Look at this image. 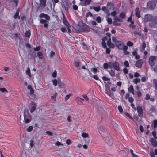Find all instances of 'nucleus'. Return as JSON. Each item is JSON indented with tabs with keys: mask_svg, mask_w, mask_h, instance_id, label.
Wrapping results in <instances>:
<instances>
[{
	"mask_svg": "<svg viewBox=\"0 0 157 157\" xmlns=\"http://www.w3.org/2000/svg\"><path fill=\"white\" fill-rule=\"evenodd\" d=\"M151 126L154 127V128H156L157 126V120H154L152 124L151 125Z\"/></svg>",
	"mask_w": 157,
	"mask_h": 157,
	"instance_id": "obj_26",
	"label": "nucleus"
},
{
	"mask_svg": "<svg viewBox=\"0 0 157 157\" xmlns=\"http://www.w3.org/2000/svg\"><path fill=\"white\" fill-rule=\"evenodd\" d=\"M39 17L40 18H44L47 20H49L50 18V17L47 14H45L44 13H41L39 15Z\"/></svg>",
	"mask_w": 157,
	"mask_h": 157,
	"instance_id": "obj_14",
	"label": "nucleus"
},
{
	"mask_svg": "<svg viewBox=\"0 0 157 157\" xmlns=\"http://www.w3.org/2000/svg\"><path fill=\"white\" fill-rule=\"evenodd\" d=\"M53 84L55 86H56L58 84V81H57L56 79H55L52 80Z\"/></svg>",
	"mask_w": 157,
	"mask_h": 157,
	"instance_id": "obj_35",
	"label": "nucleus"
},
{
	"mask_svg": "<svg viewBox=\"0 0 157 157\" xmlns=\"http://www.w3.org/2000/svg\"><path fill=\"white\" fill-rule=\"evenodd\" d=\"M98 131L100 134H102L106 131V130L104 126H100L98 128Z\"/></svg>",
	"mask_w": 157,
	"mask_h": 157,
	"instance_id": "obj_12",
	"label": "nucleus"
},
{
	"mask_svg": "<svg viewBox=\"0 0 157 157\" xmlns=\"http://www.w3.org/2000/svg\"><path fill=\"white\" fill-rule=\"evenodd\" d=\"M115 20L116 21H118L120 22H122L123 20L122 19H120L118 17H115Z\"/></svg>",
	"mask_w": 157,
	"mask_h": 157,
	"instance_id": "obj_38",
	"label": "nucleus"
},
{
	"mask_svg": "<svg viewBox=\"0 0 157 157\" xmlns=\"http://www.w3.org/2000/svg\"><path fill=\"white\" fill-rule=\"evenodd\" d=\"M146 47V44L145 42L143 41L142 43V45L141 47V51H143L144 50Z\"/></svg>",
	"mask_w": 157,
	"mask_h": 157,
	"instance_id": "obj_28",
	"label": "nucleus"
},
{
	"mask_svg": "<svg viewBox=\"0 0 157 157\" xmlns=\"http://www.w3.org/2000/svg\"><path fill=\"white\" fill-rule=\"evenodd\" d=\"M116 46L119 49L126 50L128 48L127 46L124 45V44L121 41L117 40L116 41Z\"/></svg>",
	"mask_w": 157,
	"mask_h": 157,
	"instance_id": "obj_2",
	"label": "nucleus"
},
{
	"mask_svg": "<svg viewBox=\"0 0 157 157\" xmlns=\"http://www.w3.org/2000/svg\"><path fill=\"white\" fill-rule=\"evenodd\" d=\"M137 94L138 97H140L142 95L141 92L140 91H137Z\"/></svg>",
	"mask_w": 157,
	"mask_h": 157,
	"instance_id": "obj_63",
	"label": "nucleus"
},
{
	"mask_svg": "<svg viewBox=\"0 0 157 157\" xmlns=\"http://www.w3.org/2000/svg\"><path fill=\"white\" fill-rule=\"evenodd\" d=\"M42 54L40 52H39L37 53V56L40 59L42 58Z\"/></svg>",
	"mask_w": 157,
	"mask_h": 157,
	"instance_id": "obj_36",
	"label": "nucleus"
},
{
	"mask_svg": "<svg viewBox=\"0 0 157 157\" xmlns=\"http://www.w3.org/2000/svg\"><path fill=\"white\" fill-rule=\"evenodd\" d=\"M81 29L82 31H88L90 30V29L88 25L83 24L81 27Z\"/></svg>",
	"mask_w": 157,
	"mask_h": 157,
	"instance_id": "obj_11",
	"label": "nucleus"
},
{
	"mask_svg": "<svg viewBox=\"0 0 157 157\" xmlns=\"http://www.w3.org/2000/svg\"><path fill=\"white\" fill-rule=\"evenodd\" d=\"M36 109V107L35 106H32L30 110V112L32 113Z\"/></svg>",
	"mask_w": 157,
	"mask_h": 157,
	"instance_id": "obj_55",
	"label": "nucleus"
},
{
	"mask_svg": "<svg viewBox=\"0 0 157 157\" xmlns=\"http://www.w3.org/2000/svg\"><path fill=\"white\" fill-rule=\"evenodd\" d=\"M33 128V127L32 126H29L28 128H27L26 129V130L28 132H31L32 131Z\"/></svg>",
	"mask_w": 157,
	"mask_h": 157,
	"instance_id": "obj_41",
	"label": "nucleus"
},
{
	"mask_svg": "<svg viewBox=\"0 0 157 157\" xmlns=\"http://www.w3.org/2000/svg\"><path fill=\"white\" fill-rule=\"evenodd\" d=\"M127 45L129 46H132L133 45V43L130 41H129L127 42Z\"/></svg>",
	"mask_w": 157,
	"mask_h": 157,
	"instance_id": "obj_46",
	"label": "nucleus"
},
{
	"mask_svg": "<svg viewBox=\"0 0 157 157\" xmlns=\"http://www.w3.org/2000/svg\"><path fill=\"white\" fill-rule=\"evenodd\" d=\"M149 25L151 28L157 27V16L153 17L151 21L149 23Z\"/></svg>",
	"mask_w": 157,
	"mask_h": 157,
	"instance_id": "obj_4",
	"label": "nucleus"
},
{
	"mask_svg": "<svg viewBox=\"0 0 157 157\" xmlns=\"http://www.w3.org/2000/svg\"><path fill=\"white\" fill-rule=\"evenodd\" d=\"M26 73L30 77H31V75L30 73V69L29 68H27L25 71Z\"/></svg>",
	"mask_w": 157,
	"mask_h": 157,
	"instance_id": "obj_30",
	"label": "nucleus"
},
{
	"mask_svg": "<svg viewBox=\"0 0 157 157\" xmlns=\"http://www.w3.org/2000/svg\"><path fill=\"white\" fill-rule=\"evenodd\" d=\"M153 17L151 15L147 14L145 16L144 21L146 22L152 21Z\"/></svg>",
	"mask_w": 157,
	"mask_h": 157,
	"instance_id": "obj_8",
	"label": "nucleus"
},
{
	"mask_svg": "<svg viewBox=\"0 0 157 157\" xmlns=\"http://www.w3.org/2000/svg\"><path fill=\"white\" fill-rule=\"evenodd\" d=\"M123 71L125 74H127L128 72V71L127 69L125 67L124 68L123 70Z\"/></svg>",
	"mask_w": 157,
	"mask_h": 157,
	"instance_id": "obj_62",
	"label": "nucleus"
},
{
	"mask_svg": "<svg viewBox=\"0 0 157 157\" xmlns=\"http://www.w3.org/2000/svg\"><path fill=\"white\" fill-rule=\"evenodd\" d=\"M40 5L41 7L43 8H44L46 5V0H40Z\"/></svg>",
	"mask_w": 157,
	"mask_h": 157,
	"instance_id": "obj_19",
	"label": "nucleus"
},
{
	"mask_svg": "<svg viewBox=\"0 0 157 157\" xmlns=\"http://www.w3.org/2000/svg\"><path fill=\"white\" fill-rule=\"evenodd\" d=\"M81 68H79V73H80V74L83 77H85L86 76V71L85 73H84L82 72V71H81Z\"/></svg>",
	"mask_w": 157,
	"mask_h": 157,
	"instance_id": "obj_25",
	"label": "nucleus"
},
{
	"mask_svg": "<svg viewBox=\"0 0 157 157\" xmlns=\"http://www.w3.org/2000/svg\"><path fill=\"white\" fill-rule=\"evenodd\" d=\"M102 45L105 48H107V46L106 45V43L105 41H104V40H102Z\"/></svg>",
	"mask_w": 157,
	"mask_h": 157,
	"instance_id": "obj_33",
	"label": "nucleus"
},
{
	"mask_svg": "<svg viewBox=\"0 0 157 157\" xmlns=\"http://www.w3.org/2000/svg\"><path fill=\"white\" fill-rule=\"evenodd\" d=\"M132 54L135 57V58L136 59H139V58H140L139 56V55H137V53L136 51H134L133 52H132Z\"/></svg>",
	"mask_w": 157,
	"mask_h": 157,
	"instance_id": "obj_24",
	"label": "nucleus"
},
{
	"mask_svg": "<svg viewBox=\"0 0 157 157\" xmlns=\"http://www.w3.org/2000/svg\"><path fill=\"white\" fill-rule=\"evenodd\" d=\"M19 14V10H17L16 13L15 14L14 16V18L15 19H16L17 16H18Z\"/></svg>",
	"mask_w": 157,
	"mask_h": 157,
	"instance_id": "obj_51",
	"label": "nucleus"
},
{
	"mask_svg": "<svg viewBox=\"0 0 157 157\" xmlns=\"http://www.w3.org/2000/svg\"><path fill=\"white\" fill-rule=\"evenodd\" d=\"M76 100L77 102H80L81 103H83L84 100L83 98H81L78 97H77L76 98Z\"/></svg>",
	"mask_w": 157,
	"mask_h": 157,
	"instance_id": "obj_23",
	"label": "nucleus"
},
{
	"mask_svg": "<svg viewBox=\"0 0 157 157\" xmlns=\"http://www.w3.org/2000/svg\"><path fill=\"white\" fill-rule=\"evenodd\" d=\"M34 93V91L33 89L32 88L30 89V93L32 94H31V95L33 98L35 97V95L34 94H33Z\"/></svg>",
	"mask_w": 157,
	"mask_h": 157,
	"instance_id": "obj_39",
	"label": "nucleus"
},
{
	"mask_svg": "<svg viewBox=\"0 0 157 157\" xmlns=\"http://www.w3.org/2000/svg\"><path fill=\"white\" fill-rule=\"evenodd\" d=\"M82 136L84 138L88 137V134L86 133H82Z\"/></svg>",
	"mask_w": 157,
	"mask_h": 157,
	"instance_id": "obj_37",
	"label": "nucleus"
},
{
	"mask_svg": "<svg viewBox=\"0 0 157 157\" xmlns=\"http://www.w3.org/2000/svg\"><path fill=\"white\" fill-rule=\"evenodd\" d=\"M152 134L154 138H155V139H157V137L156 136V133L155 131H154L152 132Z\"/></svg>",
	"mask_w": 157,
	"mask_h": 157,
	"instance_id": "obj_54",
	"label": "nucleus"
},
{
	"mask_svg": "<svg viewBox=\"0 0 157 157\" xmlns=\"http://www.w3.org/2000/svg\"><path fill=\"white\" fill-rule=\"evenodd\" d=\"M40 23L41 24H44V23H45L48 22L46 20L43 19H40Z\"/></svg>",
	"mask_w": 157,
	"mask_h": 157,
	"instance_id": "obj_53",
	"label": "nucleus"
},
{
	"mask_svg": "<svg viewBox=\"0 0 157 157\" xmlns=\"http://www.w3.org/2000/svg\"><path fill=\"white\" fill-rule=\"evenodd\" d=\"M109 72L112 76H115V73L113 70L111 69L109 71Z\"/></svg>",
	"mask_w": 157,
	"mask_h": 157,
	"instance_id": "obj_32",
	"label": "nucleus"
},
{
	"mask_svg": "<svg viewBox=\"0 0 157 157\" xmlns=\"http://www.w3.org/2000/svg\"><path fill=\"white\" fill-rule=\"evenodd\" d=\"M79 64H80V63L79 62H76V61H75L74 62V65L77 68H78L79 67Z\"/></svg>",
	"mask_w": 157,
	"mask_h": 157,
	"instance_id": "obj_40",
	"label": "nucleus"
},
{
	"mask_svg": "<svg viewBox=\"0 0 157 157\" xmlns=\"http://www.w3.org/2000/svg\"><path fill=\"white\" fill-rule=\"evenodd\" d=\"M104 140L106 143L109 145H111L113 144V140L111 137H105L104 138Z\"/></svg>",
	"mask_w": 157,
	"mask_h": 157,
	"instance_id": "obj_6",
	"label": "nucleus"
},
{
	"mask_svg": "<svg viewBox=\"0 0 157 157\" xmlns=\"http://www.w3.org/2000/svg\"><path fill=\"white\" fill-rule=\"evenodd\" d=\"M94 9L97 11H99L100 10V7L99 6L94 7Z\"/></svg>",
	"mask_w": 157,
	"mask_h": 157,
	"instance_id": "obj_50",
	"label": "nucleus"
},
{
	"mask_svg": "<svg viewBox=\"0 0 157 157\" xmlns=\"http://www.w3.org/2000/svg\"><path fill=\"white\" fill-rule=\"evenodd\" d=\"M25 36L26 37H29L30 36V30L27 31L25 33Z\"/></svg>",
	"mask_w": 157,
	"mask_h": 157,
	"instance_id": "obj_31",
	"label": "nucleus"
},
{
	"mask_svg": "<svg viewBox=\"0 0 157 157\" xmlns=\"http://www.w3.org/2000/svg\"><path fill=\"white\" fill-rule=\"evenodd\" d=\"M58 85L60 88H64L66 87L65 85L59 80H58Z\"/></svg>",
	"mask_w": 157,
	"mask_h": 157,
	"instance_id": "obj_21",
	"label": "nucleus"
},
{
	"mask_svg": "<svg viewBox=\"0 0 157 157\" xmlns=\"http://www.w3.org/2000/svg\"><path fill=\"white\" fill-rule=\"evenodd\" d=\"M72 8L75 10H77L78 9V7L77 5L74 4Z\"/></svg>",
	"mask_w": 157,
	"mask_h": 157,
	"instance_id": "obj_58",
	"label": "nucleus"
},
{
	"mask_svg": "<svg viewBox=\"0 0 157 157\" xmlns=\"http://www.w3.org/2000/svg\"><path fill=\"white\" fill-rule=\"evenodd\" d=\"M153 83L155 85L154 87L156 90L157 89V84L156 82V79H153Z\"/></svg>",
	"mask_w": 157,
	"mask_h": 157,
	"instance_id": "obj_48",
	"label": "nucleus"
},
{
	"mask_svg": "<svg viewBox=\"0 0 157 157\" xmlns=\"http://www.w3.org/2000/svg\"><path fill=\"white\" fill-rule=\"evenodd\" d=\"M156 59V57L155 56H151L149 58V63L151 66L152 67L154 66L155 63L154 61Z\"/></svg>",
	"mask_w": 157,
	"mask_h": 157,
	"instance_id": "obj_7",
	"label": "nucleus"
},
{
	"mask_svg": "<svg viewBox=\"0 0 157 157\" xmlns=\"http://www.w3.org/2000/svg\"><path fill=\"white\" fill-rule=\"evenodd\" d=\"M156 6V4L155 2L153 1L149 2L147 4V8L152 10L154 9Z\"/></svg>",
	"mask_w": 157,
	"mask_h": 157,
	"instance_id": "obj_5",
	"label": "nucleus"
},
{
	"mask_svg": "<svg viewBox=\"0 0 157 157\" xmlns=\"http://www.w3.org/2000/svg\"><path fill=\"white\" fill-rule=\"evenodd\" d=\"M63 22L64 24L67 26L68 27L70 26V25H69L68 22L66 20L65 18H63Z\"/></svg>",
	"mask_w": 157,
	"mask_h": 157,
	"instance_id": "obj_29",
	"label": "nucleus"
},
{
	"mask_svg": "<svg viewBox=\"0 0 157 157\" xmlns=\"http://www.w3.org/2000/svg\"><path fill=\"white\" fill-rule=\"evenodd\" d=\"M49 22H47L44 24V27L46 28H48V26Z\"/></svg>",
	"mask_w": 157,
	"mask_h": 157,
	"instance_id": "obj_56",
	"label": "nucleus"
},
{
	"mask_svg": "<svg viewBox=\"0 0 157 157\" xmlns=\"http://www.w3.org/2000/svg\"><path fill=\"white\" fill-rule=\"evenodd\" d=\"M128 90L129 92L132 93L133 95L134 94V89L132 85L130 86V87L128 88Z\"/></svg>",
	"mask_w": 157,
	"mask_h": 157,
	"instance_id": "obj_22",
	"label": "nucleus"
},
{
	"mask_svg": "<svg viewBox=\"0 0 157 157\" xmlns=\"http://www.w3.org/2000/svg\"><path fill=\"white\" fill-rule=\"evenodd\" d=\"M143 62L141 60H138L135 64V66L137 67L141 68L142 67Z\"/></svg>",
	"mask_w": 157,
	"mask_h": 157,
	"instance_id": "obj_17",
	"label": "nucleus"
},
{
	"mask_svg": "<svg viewBox=\"0 0 157 157\" xmlns=\"http://www.w3.org/2000/svg\"><path fill=\"white\" fill-rule=\"evenodd\" d=\"M117 21H113V25L116 26H119L120 25V24L117 22Z\"/></svg>",
	"mask_w": 157,
	"mask_h": 157,
	"instance_id": "obj_47",
	"label": "nucleus"
},
{
	"mask_svg": "<svg viewBox=\"0 0 157 157\" xmlns=\"http://www.w3.org/2000/svg\"><path fill=\"white\" fill-rule=\"evenodd\" d=\"M0 91L2 93L6 92H8L7 90L5 88H0Z\"/></svg>",
	"mask_w": 157,
	"mask_h": 157,
	"instance_id": "obj_34",
	"label": "nucleus"
},
{
	"mask_svg": "<svg viewBox=\"0 0 157 157\" xmlns=\"http://www.w3.org/2000/svg\"><path fill=\"white\" fill-rule=\"evenodd\" d=\"M150 142L153 147H155L157 145V141L154 139L151 138V139Z\"/></svg>",
	"mask_w": 157,
	"mask_h": 157,
	"instance_id": "obj_20",
	"label": "nucleus"
},
{
	"mask_svg": "<svg viewBox=\"0 0 157 157\" xmlns=\"http://www.w3.org/2000/svg\"><path fill=\"white\" fill-rule=\"evenodd\" d=\"M57 72L56 71H54L52 74V76L53 77H56V76Z\"/></svg>",
	"mask_w": 157,
	"mask_h": 157,
	"instance_id": "obj_64",
	"label": "nucleus"
},
{
	"mask_svg": "<svg viewBox=\"0 0 157 157\" xmlns=\"http://www.w3.org/2000/svg\"><path fill=\"white\" fill-rule=\"evenodd\" d=\"M107 21L109 24H110L112 23V19L111 18H108Z\"/></svg>",
	"mask_w": 157,
	"mask_h": 157,
	"instance_id": "obj_57",
	"label": "nucleus"
},
{
	"mask_svg": "<svg viewBox=\"0 0 157 157\" xmlns=\"http://www.w3.org/2000/svg\"><path fill=\"white\" fill-rule=\"evenodd\" d=\"M92 15L91 13L90 12H89L88 13H87L86 15V17H88L89 16L92 17Z\"/></svg>",
	"mask_w": 157,
	"mask_h": 157,
	"instance_id": "obj_43",
	"label": "nucleus"
},
{
	"mask_svg": "<svg viewBox=\"0 0 157 157\" xmlns=\"http://www.w3.org/2000/svg\"><path fill=\"white\" fill-rule=\"evenodd\" d=\"M109 67L110 68H113L115 70L119 71L120 70L119 64L117 62H109Z\"/></svg>",
	"mask_w": 157,
	"mask_h": 157,
	"instance_id": "obj_3",
	"label": "nucleus"
},
{
	"mask_svg": "<svg viewBox=\"0 0 157 157\" xmlns=\"http://www.w3.org/2000/svg\"><path fill=\"white\" fill-rule=\"evenodd\" d=\"M96 21L98 23H100L101 22V18L99 16L97 17Z\"/></svg>",
	"mask_w": 157,
	"mask_h": 157,
	"instance_id": "obj_60",
	"label": "nucleus"
},
{
	"mask_svg": "<svg viewBox=\"0 0 157 157\" xmlns=\"http://www.w3.org/2000/svg\"><path fill=\"white\" fill-rule=\"evenodd\" d=\"M120 17L122 18H124L125 17V14L124 13H122L120 15Z\"/></svg>",
	"mask_w": 157,
	"mask_h": 157,
	"instance_id": "obj_52",
	"label": "nucleus"
},
{
	"mask_svg": "<svg viewBox=\"0 0 157 157\" xmlns=\"http://www.w3.org/2000/svg\"><path fill=\"white\" fill-rule=\"evenodd\" d=\"M102 78L104 81H110V78H107L105 76H103L102 77Z\"/></svg>",
	"mask_w": 157,
	"mask_h": 157,
	"instance_id": "obj_44",
	"label": "nucleus"
},
{
	"mask_svg": "<svg viewBox=\"0 0 157 157\" xmlns=\"http://www.w3.org/2000/svg\"><path fill=\"white\" fill-rule=\"evenodd\" d=\"M109 67V63H105L103 64V67L105 69H107Z\"/></svg>",
	"mask_w": 157,
	"mask_h": 157,
	"instance_id": "obj_45",
	"label": "nucleus"
},
{
	"mask_svg": "<svg viewBox=\"0 0 157 157\" xmlns=\"http://www.w3.org/2000/svg\"><path fill=\"white\" fill-rule=\"evenodd\" d=\"M24 122L25 123H29L31 120V117L28 109H25L24 110Z\"/></svg>",
	"mask_w": 157,
	"mask_h": 157,
	"instance_id": "obj_1",
	"label": "nucleus"
},
{
	"mask_svg": "<svg viewBox=\"0 0 157 157\" xmlns=\"http://www.w3.org/2000/svg\"><path fill=\"white\" fill-rule=\"evenodd\" d=\"M135 14L136 16L139 18L140 17V12L138 8H136L135 10Z\"/></svg>",
	"mask_w": 157,
	"mask_h": 157,
	"instance_id": "obj_16",
	"label": "nucleus"
},
{
	"mask_svg": "<svg viewBox=\"0 0 157 157\" xmlns=\"http://www.w3.org/2000/svg\"><path fill=\"white\" fill-rule=\"evenodd\" d=\"M138 113V115L139 117H142L143 116V109L141 106H138L136 108Z\"/></svg>",
	"mask_w": 157,
	"mask_h": 157,
	"instance_id": "obj_9",
	"label": "nucleus"
},
{
	"mask_svg": "<svg viewBox=\"0 0 157 157\" xmlns=\"http://www.w3.org/2000/svg\"><path fill=\"white\" fill-rule=\"evenodd\" d=\"M140 82V79L139 78H136L134 79L133 82L134 83L136 84Z\"/></svg>",
	"mask_w": 157,
	"mask_h": 157,
	"instance_id": "obj_27",
	"label": "nucleus"
},
{
	"mask_svg": "<svg viewBox=\"0 0 157 157\" xmlns=\"http://www.w3.org/2000/svg\"><path fill=\"white\" fill-rule=\"evenodd\" d=\"M107 44V45L109 46L110 48H113L114 47V45L111 43V40L110 38H109L108 40Z\"/></svg>",
	"mask_w": 157,
	"mask_h": 157,
	"instance_id": "obj_18",
	"label": "nucleus"
},
{
	"mask_svg": "<svg viewBox=\"0 0 157 157\" xmlns=\"http://www.w3.org/2000/svg\"><path fill=\"white\" fill-rule=\"evenodd\" d=\"M71 140L68 139H67L66 141V143L67 144V145H69L70 144H71Z\"/></svg>",
	"mask_w": 157,
	"mask_h": 157,
	"instance_id": "obj_59",
	"label": "nucleus"
},
{
	"mask_svg": "<svg viewBox=\"0 0 157 157\" xmlns=\"http://www.w3.org/2000/svg\"><path fill=\"white\" fill-rule=\"evenodd\" d=\"M91 0H85V2L84 3V5L86 6L90 3L91 2Z\"/></svg>",
	"mask_w": 157,
	"mask_h": 157,
	"instance_id": "obj_49",
	"label": "nucleus"
},
{
	"mask_svg": "<svg viewBox=\"0 0 157 157\" xmlns=\"http://www.w3.org/2000/svg\"><path fill=\"white\" fill-rule=\"evenodd\" d=\"M116 9H114V10H113L114 11L111 13V15L113 16H115L117 14L116 11L115 10Z\"/></svg>",
	"mask_w": 157,
	"mask_h": 157,
	"instance_id": "obj_42",
	"label": "nucleus"
},
{
	"mask_svg": "<svg viewBox=\"0 0 157 157\" xmlns=\"http://www.w3.org/2000/svg\"><path fill=\"white\" fill-rule=\"evenodd\" d=\"M105 92L109 96H111V95L110 88L109 86L106 85L105 86Z\"/></svg>",
	"mask_w": 157,
	"mask_h": 157,
	"instance_id": "obj_10",
	"label": "nucleus"
},
{
	"mask_svg": "<svg viewBox=\"0 0 157 157\" xmlns=\"http://www.w3.org/2000/svg\"><path fill=\"white\" fill-rule=\"evenodd\" d=\"M62 7L65 9V10H68L69 6L67 1L63 3Z\"/></svg>",
	"mask_w": 157,
	"mask_h": 157,
	"instance_id": "obj_15",
	"label": "nucleus"
},
{
	"mask_svg": "<svg viewBox=\"0 0 157 157\" xmlns=\"http://www.w3.org/2000/svg\"><path fill=\"white\" fill-rule=\"evenodd\" d=\"M134 99L132 97H130L128 98V101L132 103Z\"/></svg>",
	"mask_w": 157,
	"mask_h": 157,
	"instance_id": "obj_61",
	"label": "nucleus"
},
{
	"mask_svg": "<svg viewBox=\"0 0 157 157\" xmlns=\"http://www.w3.org/2000/svg\"><path fill=\"white\" fill-rule=\"evenodd\" d=\"M107 8L109 10H114V5L113 3L108 2L107 4Z\"/></svg>",
	"mask_w": 157,
	"mask_h": 157,
	"instance_id": "obj_13",
	"label": "nucleus"
}]
</instances>
